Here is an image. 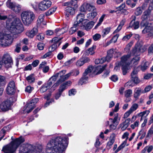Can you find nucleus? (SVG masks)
<instances>
[{
	"label": "nucleus",
	"instance_id": "obj_31",
	"mask_svg": "<svg viewBox=\"0 0 153 153\" xmlns=\"http://www.w3.org/2000/svg\"><path fill=\"white\" fill-rule=\"evenodd\" d=\"M145 4L142 5V7H139L136 8L135 11L134 13L137 16H138L140 15L143 12L142 9H143Z\"/></svg>",
	"mask_w": 153,
	"mask_h": 153
},
{
	"label": "nucleus",
	"instance_id": "obj_61",
	"mask_svg": "<svg viewBox=\"0 0 153 153\" xmlns=\"http://www.w3.org/2000/svg\"><path fill=\"white\" fill-rule=\"evenodd\" d=\"M48 89V88L44 84L41 88L40 91L41 93H43L46 91Z\"/></svg>",
	"mask_w": 153,
	"mask_h": 153
},
{
	"label": "nucleus",
	"instance_id": "obj_3",
	"mask_svg": "<svg viewBox=\"0 0 153 153\" xmlns=\"http://www.w3.org/2000/svg\"><path fill=\"white\" fill-rule=\"evenodd\" d=\"M106 65H105L101 68L100 67H94L93 66L90 65L85 69L83 73L82 77L80 79L78 84L82 85L88 82V75L90 73H92L96 75L101 74L105 69Z\"/></svg>",
	"mask_w": 153,
	"mask_h": 153
},
{
	"label": "nucleus",
	"instance_id": "obj_9",
	"mask_svg": "<svg viewBox=\"0 0 153 153\" xmlns=\"http://www.w3.org/2000/svg\"><path fill=\"white\" fill-rule=\"evenodd\" d=\"M150 12L151 11L148 9L146 10L143 13V14L142 16V21L140 24L141 28L148 26V20Z\"/></svg>",
	"mask_w": 153,
	"mask_h": 153
},
{
	"label": "nucleus",
	"instance_id": "obj_11",
	"mask_svg": "<svg viewBox=\"0 0 153 153\" xmlns=\"http://www.w3.org/2000/svg\"><path fill=\"white\" fill-rule=\"evenodd\" d=\"M85 15L83 13H79L77 15L76 20L75 22L76 24L78 26H85L86 23L87 22V20L85 19Z\"/></svg>",
	"mask_w": 153,
	"mask_h": 153
},
{
	"label": "nucleus",
	"instance_id": "obj_41",
	"mask_svg": "<svg viewBox=\"0 0 153 153\" xmlns=\"http://www.w3.org/2000/svg\"><path fill=\"white\" fill-rule=\"evenodd\" d=\"M39 99L38 98H35L31 100L29 103L31 106H32L34 108L36 104L39 101Z\"/></svg>",
	"mask_w": 153,
	"mask_h": 153
},
{
	"label": "nucleus",
	"instance_id": "obj_64",
	"mask_svg": "<svg viewBox=\"0 0 153 153\" xmlns=\"http://www.w3.org/2000/svg\"><path fill=\"white\" fill-rule=\"evenodd\" d=\"M125 3H123L119 6L117 8V9L118 10H123L125 7Z\"/></svg>",
	"mask_w": 153,
	"mask_h": 153
},
{
	"label": "nucleus",
	"instance_id": "obj_51",
	"mask_svg": "<svg viewBox=\"0 0 153 153\" xmlns=\"http://www.w3.org/2000/svg\"><path fill=\"white\" fill-rule=\"evenodd\" d=\"M6 127H4L1 131V137H0V141L3 138L5 135L6 131Z\"/></svg>",
	"mask_w": 153,
	"mask_h": 153
},
{
	"label": "nucleus",
	"instance_id": "obj_7",
	"mask_svg": "<svg viewBox=\"0 0 153 153\" xmlns=\"http://www.w3.org/2000/svg\"><path fill=\"white\" fill-rule=\"evenodd\" d=\"M130 57L129 55H126L123 56L121 58L120 64L122 67L123 74V75H125L127 73L128 70V66L130 65V63L127 62Z\"/></svg>",
	"mask_w": 153,
	"mask_h": 153
},
{
	"label": "nucleus",
	"instance_id": "obj_16",
	"mask_svg": "<svg viewBox=\"0 0 153 153\" xmlns=\"http://www.w3.org/2000/svg\"><path fill=\"white\" fill-rule=\"evenodd\" d=\"M129 135V133L128 132H125L123 134L122 137V138L123 139H126V140L118 147L117 149L114 152L115 153H117L125 146Z\"/></svg>",
	"mask_w": 153,
	"mask_h": 153
},
{
	"label": "nucleus",
	"instance_id": "obj_13",
	"mask_svg": "<svg viewBox=\"0 0 153 153\" xmlns=\"http://www.w3.org/2000/svg\"><path fill=\"white\" fill-rule=\"evenodd\" d=\"M79 10L81 12H85L87 10L88 11L96 10V8L93 5L85 3L79 8Z\"/></svg>",
	"mask_w": 153,
	"mask_h": 153
},
{
	"label": "nucleus",
	"instance_id": "obj_4",
	"mask_svg": "<svg viewBox=\"0 0 153 153\" xmlns=\"http://www.w3.org/2000/svg\"><path fill=\"white\" fill-rule=\"evenodd\" d=\"M24 140V139L22 137L16 138L10 144L4 146L2 151L5 153H13L20 144Z\"/></svg>",
	"mask_w": 153,
	"mask_h": 153
},
{
	"label": "nucleus",
	"instance_id": "obj_39",
	"mask_svg": "<svg viewBox=\"0 0 153 153\" xmlns=\"http://www.w3.org/2000/svg\"><path fill=\"white\" fill-rule=\"evenodd\" d=\"M119 36V35L118 34H116L114 36L109 42H107L108 45L112 42L115 43L117 42Z\"/></svg>",
	"mask_w": 153,
	"mask_h": 153
},
{
	"label": "nucleus",
	"instance_id": "obj_1",
	"mask_svg": "<svg viewBox=\"0 0 153 153\" xmlns=\"http://www.w3.org/2000/svg\"><path fill=\"white\" fill-rule=\"evenodd\" d=\"M9 32L0 33V45L3 46L10 45L13 42V35L22 33L23 30V25L18 18L14 19L9 28Z\"/></svg>",
	"mask_w": 153,
	"mask_h": 153
},
{
	"label": "nucleus",
	"instance_id": "obj_54",
	"mask_svg": "<svg viewBox=\"0 0 153 153\" xmlns=\"http://www.w3.org/2000/svg\"><path fill=\"white\" fill-rule=\"evenodd\" d=\"M101 37V36L100 34L96 33L93 36V38L94 40L96 41L99 40Z\"/></svg>",
	"mask_w": 153,
	"mask_h": 153
},
{
	"label": "nucleus",
	"instance_id": "obj_53",
	"mask_svg": "<svg viewBox=\"0 0 153 153\" xmlns=\"http://www.w3.org/2000/svg\"><path fill=\"white\" fill-rule=\"evenodd\" d=\"M139 121L138 120H136L133 124L131 125V127L132 129H134L135 127H138L139 126Z\"/></svg>",
	"mask_w": 153,
	"mask_h": 153
},
{
	"label": "nucleus",
	"instance_id": "obj_19",
	"mask_svg": "<svg viewBox=\"0 0 153 153\" xmlns=\"http://www.w3.org/2000/svg\"><path fill=\"white\" fill-rule=\"evenodd\" d=\"M11 105V103L9 100L5 101L0 104V108L2 111H6L8 110Z\"/></svg>",
	"mask_w": 153,
	"mask_h": 153
},
{
	"label": "nucleus",
	"instance_id": "obj_2",
	"mask_svg": "<svg viewBox=\"0 0 153 153\" xmlns=\"http://www.w3.org/2000/svg\"><path fill=\"white\" fill-rule=\"evenodd\" d=\"M68 138L57 136L53 137L48 143L46 149V153H59L66 148Z\"/></svg>",
	"mask_w": 153,
	"mask_h": 153
},
{
	"label": "nucleus",
	"instance_id": "obj_52",
	"mask_svg": "<svg viewBox=\"0 0 153 153\" xmlns=\"http://www.w3.org/2000/svg\"><path fill=\"white\" fill-rule=\"evenodd\" d=\"M146 2H150L148 9L151 11L153 10V0H145Z\"/></svg>",
	"mask_w": 153,
	"mask_h": 153
},
{
	"label": "nucleus",
	"instance_id": "obj_40",
	"mask_svg": "<svg viewBox=\"0 0 153 153\" xmlns=\"http://www.w3.org/2000/svg\"><path fill=\"white\" fill-rule=\"evenodd\" d=\"M120 119V117L118 116V114L117 113L114 115V118L113 119L115 124L118 125Z\"/></svg>",
	"mask_w": 153,
	"mask_h": 153
},
{
	"label": "nucleus",
	"instance_id": "obj_18",
	"mask_svg": "<svg viewBox=\"0 0 153 153\" xmlns=\"http://www.w3.org/2000/svg\"><path fill=\"white\" fill-rule=\"evenodd\" d=\"M144 27H145L142 31V33L144 34H147L149 37H153V28L147 26Z\"/></svg>",
	"mask_w": 153,
	"mask_h": 153
},
{
	"label": "nucleus",
	"instance_id": "obj_49",
	"mask_svg": "<svg viewBox=\"0 0 153 153\" xmlns=\"http://www.w3.org/2000/svg\"><path fill=\"white\" fill-rule=\"evenodd\" d=\"M132 36V34L130 33L129 34L126 35L123 38L122 40L123 41H126L129 39Z\"/></svg>",
	"mask_w": 153,
	"mask_h": 153
},
{
	"label": "nucleus",
	"instance_id": "obj_63",
	"mask_svg": "<svg viewBox=\"0 0 153 153\" xmlns=\"http://www.w3.org/2000/svg\"><path fill=\"white\" fill-rule=\"evenodd\" d=\"M76 91L75 89H72L69 91V95L72 96L74 95L76 93Z\"/></svg>",
	"mask_w": 153,
	"mask_h": 153
},
{
	"label": "nucleus",
	"instance_id": "obj_37",
	"mask_svg": "<svg viewBox=\"0 0 153 153\" xmlns=\"http://www.w3.org/2000/svg\"><path fill=\"white\" fill-rule=\"evenodd\" d=\"M94 22L93 21H91L88 23H86V25L85 26H83L85 28V29L87 30L91 29L94 25Z\"/></svg>",
	"mask_w": 153,
	"mask_h": 153
},
{
	"label": "nucleus",
	"instance_id": "obj_43",
	"mask_svg": "<svg viewBox=\"0 0 153 153\" xmlns=\"http://www.w3.org/2000/svg\"><path fill=\"white\" fill-rule=\"evenodd\" d=\"M146 134V131H145L143 129H142L139 132L138 137L140 136H141L140 139L141 140L145 137Z\"/></svg>",
	"mask_w": 153,
	"mask_h": 153
},
{
	"label": "nucleus",
	"instance_id": "obj_23",
	"mask_svg": "<svg viewBox=\"0 0 153 153\" xmlns=\"http://www.w3.org/2000/svg\"><path fill=\"white\" fill-rule=\"evenodd\" d=\"M132 20L129 26L133 28L134 29L138 28L139 27V23L138 22H135L136 17L135 16H132Z\"/></svg>",
	"mask_w": 153,
	"mask_h": 153
},
{
	"label": "nucleus",
	"instance_id": "obj_6",
	"mask_svg": "<svg viewBox=\"0 0 153 153\" xmlns=\"http://www.w3.org/2000/svg\"><path fill=\"white\" fill-rule=\"evenodd\" d=\"M21 17L23 24L29 26L35 19V15L32 11L27 10L23 11L21 14Z\"/></svg>",
	"mask_w": 153,
	"mask_h": 153
},
{
	"label": "nucleus",
	"instance_id": "obj_29",
	"mask_svg": "<svg viewBox=\"0 0 153 153\" xmlns=\"http://www.w3.org/2000/svg\"><path fill=\"white\" fill-rule=\"evenodd\" d=\"M115 53V50L114 49H111L108 51L107 55L106 57H105L108 62L110 60V59L113 57V55Z\"/></svg>",
	"mask_w": 153,
	"mask_h": 153
},
{
	"label": "nucleus",
	"instance_id": "obj_38",
	"mask_svg": "<svg viewBox=\"0 0 153 153\" xmlns=\"http://www.w3.org/2000/svg\"><path fill=\"white\" fill-rule=\"evenodd\" d=\"M107 61V59L105 57H103L101 59H96L95 61V63L96 64H102Z\"/></svg>",
	"mask_w": 153,
	"mask_h": 153
},
{
	"label": "nucleus",
	"instance_id": "obj_62",
	"mask_svg": "<svg viewBox=\"0 0 153 153\" xmlns=\"http://www.w3.org/2000/svg\"><path fill=\"white\" fill-rule=\"evenodd\" d=\"M153 134V126H152L148 131L147 136H151Z\"/></svg>",
	"mask_w": 153,
	"mask_h": 153
},
{
	"label": "nucleus",
	"instance_id": "obj_36",
	"mask_svg": "<svg viewBox=\"0 0 153 153\" xmlns=\"http://www.w3.org/2000/svg\"><path fill=\"white\" fill-rule=\"evenodd\" d=\"M149 64L148 62L142 64L140 66L141 70L143 71L146 70L149 67Z\"/></svg>",
	"mask_w": 153,
	"mask_h": 153
},
{
	"label": "nucleus",
	"instance_id": "obj_25",
	"mask_svg": "<svg viewBox=\"0 0 153 153\" xmlns=\"http://www.w3.org/2000/svg\"><path fill=\"white\" fill-rule=\"evenodd\" d=\"M45 17L44 15L43 14H41L39 16L37 22V25H45L46 24L45 22L44 21V19Z\"/></svg>",
	"mask_w": 153,
	"mask_h": 153
},
{
	"label": "nucleus",
	"instance_id": "obj_27",
	"mask_svg": "<svg viewBox=\"0 0 153 153\" xmlns=\"http://www.w3.org/2000/svg\"><path fill=\"white\" fill-rule=\"evenodd\" d=\"M141 94L143 93V91L140 88H136L134 91V97L136 99L138 98Z\"/></svg>",
	"mask_w": 153,
	"mask_h": 153
},
{
	"label": "nucleus",
	"instance_id": "obj_45",
	"mask_svg": "<svg viewBox=\"0 0 153 153\" xmlns=\"http://www.w3.org/2000/svg\"><path fill=\"white\" fill-rule=\"evenodd\" d=\"M138 107V104L134 103L132 105L129 110L132 112L135 111L137 108Z\"/></svg>",
	"mask_w": 153,
	"mask_h": 153
},
{
	"label": "nucleus",
	"instance_id": "obj_57",
	"mask_svg": "<svg viewBox=\"0 0 153 153\" xmlns=\"http://www.w3.org/2000/svg\"><path fill=\"white\" fill-rule=\"evenodd\" d=\"M33 90V88L30 86H28L26 88L25 91L28 93H30Z\"/></svg>",
	"mask_w": 153,
	"mask_h": 153
},
{
	"label": "nucleus",
	"instance_id": "obj_56",
	"mask_svg": "<svg viewBox=\"0 0 153 153\" xmlns=\"http://www.w3.org/2000/svg\"><path fill=\"white\" fill-rule=\"evenodd\" d=\"M152 87L150 85H148L146 87L143 91V93L144 94L149 91L151 89Z\"/></svg>",
	"mask_w": 153,
	"mask_h": 153
},
{
	"label": "nucleus",
	"instance_id": "obj_15",
	"mask_svg": "<svg viewBox=\"0 0 153 153\" xmlns=\"http://www.w3.org/2000/svg\"><path fill=\"white\" fill-rule=\"evenodd\" d=\"M15 90V82L13 81H10L7 88V93L9 94H13L14 93Z\"/></svg>",
	"mask_w": 153,
	"mask_h": 153
},
{
	"label": "nucleus",
	"instance_id": "obj_20",
	"mask_svg": "<svg viewBox=\"0 0 153 153\" xmlns=\"http://www.w3.org/2000/svg\"><path fill=\"white\" fill-rule=\"evenodd\" d=\"M38 27H33L31 30L27 31L26 35L30 38H33L38 33Z\"/></svg>",
	"mask_w": 153,
	"mask_h": 153
},
{
	"label": "nucleus",
	"instance_id": "obj_50",
	"mask_svg": "<svg viewBox=\"0 0 153 153\" xmlns=\"http://www.w3.org/2000/svg\"><path fill=\"white\" fill-rule=\"evenodd\" d=\"M56 7H55L50 9L47 12V15H51L56 11Z\"/></svg>",
	"mask_w": 153,
	"mask_h": 153
},
{
	"label": "nucleus",
	"instance_id": "obj_55",
	"mask_svg": "<svg viewBox=\"0 0 153 153\" xmlns=\"http://www.w3.org/2000/svg\"><path fill=\"white\" fill-rule=\"evenodd\" d=\"M148 52L149 55H152L153 54V44L149 46L148 49Z\"/></svg>",
	"mask_w": 153,
	"mask_h": 153
},
{
	"label": "nucleus",
	"instance_id": "obj_17",
	"mask_svg": "<svg viewBox=\"0 0 153 153\" xmlns=\"http://www.w3.org/2000/svg\"><path fill=\"white\" fill-rule=\"evenodd\" d=\"M150 111L149 110H146L140 113L139 115L141 117L140 120H141L144 117H145L143 123L142 124L141 126L142 127H144L146 125V123L147 121V119L146 117L148 116L149 113Z\"/></svg>",
	"mask_w": 153,
	"mask_h": 153
},
{
	"label": "nucleus",
	"instance_id": "obj_8",
	"mask_svg": "<svg viewBox=\"0 0 153 153\" xmlns=\"http://www.w3.org/2000/svg\"><path fill=\"white\" fill-rule=\"evenodd\" d=\"M6 5L8 7L16 13H19L21 11V6L16 3L12 2L11 0H8L6 3Z\"/></svg>",
	"mask_w": 153,
	"mask_h": 153
},
{
	"label": "nucleus",
	"instance_id": "obj_22",
	"mask_svg": "<svg viewBox=\"0 0 153 153\" xmlns=\"http://www.w3.org/2000/svg\"><path fill=\"white\" fill-rule=\"evenodd\" d=\"M66 72V71L65 70L61 71L53 75L50 79L53 81V82H54L57 79L58 77L59 76L61 77L60 80L62 81L61 76L63 74H65Z\"/></svg>",
	"mask_w": 153,
	"mask_h": 153
},
{
	"label": "nucleus",
	"instance_id": "obj_14",
	"mask_svg": "<svg viewBox=\"0 0 153 153\" xmlns=\"http://www.w3.org/2000/svg\"><path fill=\"white\" fill-rule=\"evenodd\" d=\"M147 49V46L145 45H142L137 43L135 46V48L133 51L134 54H139L140 53H143Z\"/></svg>",
	"mask_w": 153,
	"mask_h": 153
},
{
	"label": "nucleus",
	"instance_id": "obj_60",
	"mask_svg": "<svg viewBox=\"0 0 153 153\" xmlns=\"http://www.w3.org/2000/svg\"><path fill=\"white\" fill-rule=\"evenodd\" d=\"M146 151L148 153H150L152 150L153 146H147L145 147Z\"/></svg>",
	"mask_w": 153,
	"mask_h": 153
},
{
	"label": "nucleus",
	"instance_id": "obj_46",
	"mask_svg": "<svg viewBox=\"0 0 153 153\" xmlns=\"http://www.w3.org/2000/svg\"><path fill=\"white\" fill-rule=\"evenodd\" d=\"M67 88L66 86H65L63 84H61L58 89V92L62 94V92Z\"/></svg>",
	"mask_w": 153,
	"mask_h": 153
},
{
	"label": "nucleus",
	"instance_id": "obj_12",
	"mask_svg": "<svg viewBox=\"0 0 153 153\" xmlns=\"http://www.w3.org/2000/svg\"><path fill=\"white\" fill-rule=\"evenodd\" d=\"M51 1L49 0H43L38 4V8L39 10L44 11L51 6Z\"/></svg>",
	"mask_w": 153,
	"mask_h": 153
},
{
	"label": "nucleus",
	"instance_id": "obj_10",
	"mask_svg": "<svg viewBox=\"0 0 153 153\" xmlns=\"http://www.w3.org/2000/svg\"><path fill=\"white\" fill-rule=\"evenodd\" d=\"M2 62L4 63V66L7 68L11 67L13 64V62L12 58L8 54L4 55L2 59Z\"/></svg>",
	"mask_w": 153,
	"mask_h": 153
},
{
	"label": "nucleus",
	"instance_id": "obj_21",
	"mask_svg": "<svg viewBox=\"0 0 153 153\" xmlns=\"http://www.w3.org/2000/svg\"><path fill=\"white\" fill-rule=\"evenodd\" d=\"M137 71L134 68L131 74V81L135 84H137L140 82L137 76Z\"/></svg>",
	"mask_w": 153,
	"mask_h": 153
},
{
	"label": "nucleus",
	"instance_id": "obj_42",
	"mask_svg": "<svg viewBox=\"0 0 153 153\" xmlns=\"http://www.w3.org/2000/svg\"><path fill=\"white\" fill-rule=\"evenodd\" d=\"M132 93V91L131 89H128L125 91L124 92V96L126 98L130 97L131 96Z\"/></svg>",
	"mask_w": 153,
	"mask_h": 153
},
{
	"label": "nucleus",
	"instance_id": "obj_28",
	"mask_svg": "<svg viewBox=\"0 0 153 153\" xmlns=\"http://www.w3.org/2000/svg\"><path fill=\"white\" fill-rule=\"evenodd\" d=\"M70 4V3L69 2H66L65 3V6H68L65 8V10L70 15H73L74 13V9L72 7L69 6Z\"/></svg>",
	"mask_w": 153,
	"mask_h": 153
},
{
	"label": "nucleus",
	"instance_id": "obj_47",
	"mask_svg": "<svg viewBox=\"0 0 153 153\" xmlns=\"http://www.w3.org/2000/svg\"><path fill=\"white\" fill-rule=\"evenodd\" d=\"M115 141L114 138H112L110 139L109 141L107 143V147L109 149L111 148V146L113 144Z\"/></svg>",
	"mask_w": 153,
	"mask_h": 153
},
{
	"label": "nucleus",
	"instance_id": "obj_5",
	"mask_svg": "<svg viewBox=\"0 0 153 153\" xmlns=\"http://www.w3.org/2000/svg\"><path fill=\"white\" fill-rule=\"evenodd\" d=\"M42 149V147L41 146L24 144L20 147L19 153H39Z\"/></svg>",
	"mask_w": 153,
	"mask_h": 153
},
{
	"label": "nucleus",
	"instance_id": "obj_48",
	"mask_svg": "<svg viewBox=\"0 0 153 153\" xmlns=\"http://www.w3.org/2000/svg\"><path fill=\"white\" fill-rule=\"evenodd\" d=\"M84 64L83 60L82 58L78 60L76 63V65L77 66L81 67Z\"/></svg>",
	"mask_w": 153,
	"mask_h": 153
},
{
	"label": "nucleus",
	"instance_id": "obj_44",
	"mask_svg": "<svg viewBox=\"0 0 153 153\" xmlns=\"http://www.w3.org/2000/svg\"><path fill=\"white\" fill-rule=\"evenodd\" d=\"M73 73V72H71L63 76L64 74H63V75L61 76L62 81H64L65 80L68 79L71 76V75Z\"/></svg>",
	"mask_w": 153,
	"mask_h": 153
},
{
	"label": "nucleus",
	"instance_id": "obj_35",
	"mask_svg": "<svg viewBox=\"0 0 153 153\" xmlns=\"http://www.w3.org/2000/svg\"><path fill=\"white\" fill-rule=\"evenodd\" d=\"M111 30L110 27H107L103 29L102 31V36L104 37L106 35L108 34Z\"/></svg>",
	"mask_w": 153,
	"mask_h": 153
},
{
	"label": "nucleus",
	"instance_id": "obj_26",
	"mask_svg": "<svg viewBox=\"0 0 153 153\" xmlns=\"http://www.w3.org/2000/svg\"><path fill=\"white\" fill-rule=\"evenodd\" d=\"M34 108L33 107L31 106V105L28 103L23 108V112L25 113H28L30 112Z\"/></svg>",
	"mask_w": 153,
	"mask_h": 153
},
{
	"label": "nucleus",
	"instance_id": "obj_34",
	"mask_svg": "<svg viewBox=\"0 0 153 153\" xmlns=\"http://www.w3.org/2000/svg\"><path fill=\"white\" fill-rule=\"evenodd\" d=\"M26 79L29 83H33L34 82L35 79L33 74H31L27 76Z\"/></svg>",
	"mask_w": 153,
	"mask_h": 153
},
{
	"label": "nucleus",
	"instance_id": "obj_30",
	"mask_svg": "<svg viewBox=\"0 0 153 153\" xmlns=\"http://www.w3.org/2000/svg\"><path fill=\"white\" fill-rule=\"evenodd\" d=\"M96 46L93 45L92 47L88 49L86 51V53L88 55L90 54V55H93L95 53V50L96 48Z\"/></svg>",
	"mask_w": 153,
	"mask_h": 153
},
{
	"label": "nucleus",
	"instance_id": "obj_33",
	"mask_svg": "<svg viewBox=\"0 0 153 153\" xmlns=\"http://www.w3.org/2000/svg\"><path fill=\"white\" fill-rule=\"evenodd\" d=\"M78 26V25L76 24V22H75L73 26L71 27L69 30V33L70 34L72 35L73 34L78 30V28L77 27Z\"/></svg>",
	"mask_w": 153,
	"mask_h": 153
},
{
	"label": "nucleus",
	"instance_id": "obj_59",
	"mask_svg": "<svg viewBox=\"0 0 153 153\" xmlns=\"http://www.w3.org/2000/svg\"><path fill=\"white\" fill-rule=\"evenodd\" d=\"M54 82H53V81H52L50 79L48 81V83L46 84H45L48 88H49L51 86L52 84L54 83Z\"/></svg>",
	"mask_w": 153,
	"mask_h": 153
},
{
	"label": "nucleus",
	"instance_id": "obj_24",
	"mask_svg": "<svg viewBox=\"0 0 153 153\" xmlns=\"http://www.w3.org/2000/svg\"><path fill=\"white\" fill-rule=\"evenodd\" d=\"M129 55L130 57L127 62H128L130 63V65H131V66H135L136 65H137L138 63L139 60V57L138 56H135L130 61L129 59L130 55Z\"/></svg>",
	"mask_w": 153,
	"mask_h": 153
},
{
	"label": "nucleus",
	"instance_id": "obj_32",
	"mask_svg": "<svg viewBox=\"0 0 153 153\" xmlns=\"http://www.w3.org/2000/svg\"><path fill=\"white\" fill-rule=\"evenodd\" d=\"M97 12L95 11L90 13L87 14V17L89 19H93L97 16Z\"/></svg>",
	"mask_w": 153,
	"mask_h": 153
},
{
	"label": "nucleus",
	"instance_id": "obj_58",
	"mask_svg": "<svg viewBox=\"0 0 153 153\" xmlns=\"http://www.w3.org/2000/svg\"><path fill=\"white\" fill-rule=\"evenodd\" d=\"M38 48L40 50H42L43 49L45 44L42 43H39L37 45Z\"/></svg>",
	"mask_w": 153,
	"mask_h": 153
}]
</instances>
